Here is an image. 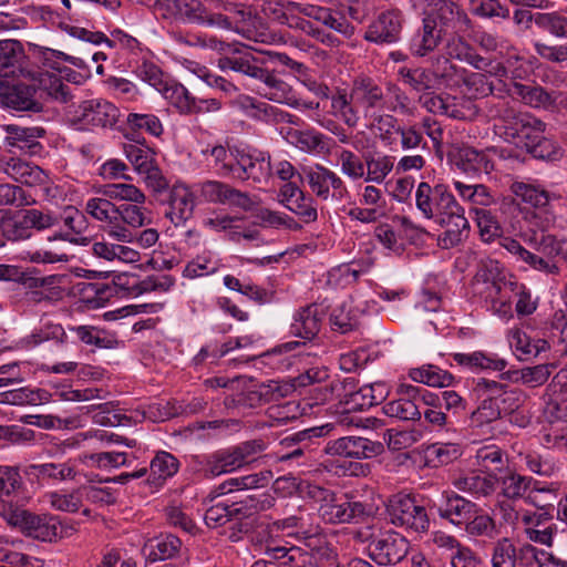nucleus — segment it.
Listing matches in <instances>:
<instances>
[{"label": "nucleus", "mask_w": 567, "mask_h": 567, "mask_svg": "<svg viewBox=\"0 0 567 567\" xmlns=\"http://www.w3.org/2000/svg\"><path fill=\"white\" fill-rule=\"evenodd\" d=\"M197 198L205 203L236 206L250 210L256 202L246 193H241L218 181H206L194 185Z\"/></svg>", "instance_id": "obj_19"}, {"label": "nucleus", "mask_w": 567, "mask_h": 567, "mask_svg": "<svg viewBox=\"0 0 567 567\" xmlns=\"http://www.w3.org/2000/svg\"><path fill=\"white\" fill-rule=\"evenodd\" d=\"M18 505H2V517L11 526L19 528L25 536L41 542H52L59 534L61 525L58 517L37 515Z\"/></svg>", "instance_id": "obj_11"}, {"label": "nucleus", "mask_w": 567, "mask_h": 567, "mask_svg": "<svg viewBox=\"0 0 567 567\" xmlns=\"http://www.w3.org/2000/svg\"><path fill=\"white\" fill-rule=\"evenodd\" d=\"M364 164V181L368 183L382 184L393 171L394 158L385 154H373L365 156Z\"/></svg>", "instance_id": "obj_52"}, {"label": "nucleus", "mask_w": 567, "mask_h": 567, "mask_svg": "<svg viewBox=\"0 0 567 567\" xmlns=\"http://www.w3.org/2000/svg\"><path fill=\"white\" fill-rule=\"evenodd\" d=\"M512 192L522 202L536 208L545 207L550 199L549 193L534 183L515 182Z\"/></svg>", "instance_id": "obj_60"}, {"label": "nucleus", "mask_w": 567, "mask_h": 567, "mask_svg": "<svg viewBox=\"0 0 567 567\" xmlns=\"http://www.w3.org/2000/svg\"><path fill=\"white\" fill-rule=\"evenodd\" d=\"M454 101V97L452 99L450 96L435 95L429 92L419 96V102L429 112L446 115L453 118H461L463 113L457 109Z\"/></svg>", "instance_id": "obj_56"}, {"label": "nucleus", "mask_w": 567, "mask_h": 567, "mask_svg": "<svg viewBox=\"0 0 567 567\" xmlns=\"http://www.w3.org/2000/svg\"><path fill=\"white\" fill-rule=\"evenodd\" d=\"M25 54L22 44L17 40L0 41V76H25Z\"/></svg>", "instance_id": "obj_38"}, {"label": "nucleus", "mask_w": 567, "mask_h": 567, "mask_svg": "<svg viewBox=\"0 0 567 567\" xmlns=\"http://www.w3.org/2000/svg\"><path fill=\"white\" fill-rule=\"evenodd\" d=\"M512 94L519 97L526 105L535 109H550V92L540 86L515 83Z\"/></svg>", "instance_id": "obj_61"}, {"label": "nucleus", "mask_w": 567, "mask_h": 567, "mask_svg": "<svg viewBox=\"0 0 567 567\" xmlns=\"http://www.w3.org/2000/svg\"><path fill=\"white\" fill-rule=\"evenodd\" d=\"M235 13L239 17V20L236 21L234 25L228 16L221 12H208L206 9L202 25L234 30L243 38L256 43L275 44L282 41L281 37L271 32L266 24L259 18L254 17L249 10L238 9Z\"/></svg>", "instance_id": "obj_8"}, {"label": "nucleus", "mask_w": 567, "mask_h": 567, "mask_svg": "<svg viewBox=\"0 0 567 567\" xmlns=\"http://www.w3.org/2000/svg\"><path fill=\"white\" fill-rule=\"evenodd\" d=\"M0 171L28 186L45 185L49 181L48 174L41 167L18 157L0 158Z\"/></svg>", "instance_id": "obj_32"}, {"label": "nucleus", "mask_w": 567, "mask_h": 567, "mask_svg": "<svg viewBox=\"0 0 567 567\" xmlns=\"http://www.w3.org/2000/svg\"><path fill=\"white\" fill-rule=\"evenodd\" d=\"M125 244L101 240L93 244L92 251L94 256L107 261H120L123 264L140 262L142 259L140 251Z\"/></svg>", "instance_id": "obj_42"}, {"label": "nucleus", "mask_w": 567, "mask_h": 567, "mask_svg": "<svg viewBox=\"0 0 567 567\" xmlns=\"http://www.w3.org/2000/svg\"><path fill=\"white\" fill-rule=\"evenodd\" d=\"M434 506L441 518L449 520L451 524L460 526L467 522L472 516L478 512L475 503L462 497L461 495L451 492L444 493L441 504Z\"/></svg>", "instance_id": "obj_34"}, {"label": "nucleus", "mask_w": 567, "mask_h": 567, "mask_svg": "<svg viewBox=\"0 0 567 567\" xmlns=\"http://www.w3.org/2000/svg\"><path fill=\"white\" fill-rule=\"evenodd\" d=\"M398 75L403 84L408 85L412 91L420 94L426 93L429 90L436 87L433 74L427 69L400 68Z\"/></svg>", "instance_id": "obj_53"}, {"label": "nucleus", "mask_w": 567, "mask_h": 567, "mask_svg": "<svg viewBox=\"0 0 567 567\" xmlns=\"http://www.w3.org/2000/svg\"><path fill=\"white\" fill-rule=\"evenodd\" d=\"M159 93L179 112H193L195 97L189 94L188 90L184 85L168 80Z\"/></svg>", "instance_id": "obj_58"}, {"label": "nucleus", "mask_w": 567, "mask_h": 567, "mask_svg": "<svg viewBox=\"0 0 567 567\" xmlns=\"http://www.w3.org/2000/svg\"><path fill=\"white\" fill-rule=\"evenodd\" d=\"M246 463L238 451L234 447L228 451L215 453L204 468L206 477H215L224 473L233 472Z\"/></svg>", "instance_id": "obj_47"}, {"label": "nucleus", "mask_w": 567, "mask_h": 567, "mask_svg": "<svg viewBox=\"0 0 567 567\" xmlns=\"http://www.w3.org/2000/svg\"><path fill=\"white\" fill-rule=\"evenodd\" d=\"M402 30V14L396 10L382 12L369 25L364 38L375 43H393L399 40Z\"/></svg>", "instance_id": "obj_33"}, {"label": "nucleus", "mask_w": 567, "mask_h": 567, "mask_svg": "<svg viewBox=\"0 0 567 567\" xmlns=\"http://www.w3.org/2000/svg\"><path fill=\"white\" fill-rule=\"evenodd\" d=\"M277 200L305 224H312L318 219L315 198L306 194L296 183L284 184L278 190Z\"/></svg>", "instance_id": "obj_21"}, {"label": "nucleus", "mask_w": 567, "mask_h": 567, "mask_svg": "<svg viewBox=\"0 0 567 567\" xmlns=\"http://www.w3.org/2000/svg\"><path fill=\"white\" fill-rule=\"evenodd\" d=\"M423 19H432L444 31H464L468 28L470 19L464 10L453 0H420Z\"/></svg>", "instance_id": "obj_18"}, {"label": "nucleus", "mask_w": 567, "mask_h": 567, "mask_svg": "<svg viewBox=\"0 0 567 567\" xmlns=\"http://www.w3.org/2000/svg\"><path fill=\"white\" fill-rule=\"evenodd\" d=\"M324 451L330 455H340L352 458H372L384 452L380 441H372L361 436H343L327 444Z\"/></svg>", "instance_id": "obj_24"}, {"label": "nucleus", "mask_w": 567, "mask_h": 567, "mask_svg": "<svg viewBox=\"0 0 567 567\" xmlns=\"http://www.w3.org/2000/svg\"><path fill=\"white\" fill-rule=\"evenodd\" d=\"M309 495L321 502L319 515L329 524L361 523L377 512V507L371 502L348 496L338 498L332 492L319 486L310 487Z\"/></svg>", "instance_id": "obj_5"}, {"label": "nucleus", "mask_w": 567, "mask_h": 567, "mask_svg": "<svg viewBox=\"0 0 567 567\" xmlns=\"http://www.w3.org/2000/svg\"><path fill=\"white\" fill-rule=\"evenodd\" d=\"M504 151L496 147L478 151L463 147L458 151L457 166L466 174H488L495 167L496 158H504Z\"/></svg>", "instance_id": "obj_30"}, {"label": "nucleus", "mask_w": 567, "mask_h": 567, "mask_svg": "<svg viewBox=\"0 0 567 567\" xmlns=\"http://www.w3.org/2000/svg\"><path fill=\"white\" fill-rule=\"evenodd\" d=\"M499 130L505 140L529 150L545 134L546 124L533 114L503 106L498 111Z\"/></svg>", "instance_id": "obj_9"}, {"label": "nucleus", "mask_w": 567, "mask_h": 567, "mask_svg": "<svg viewBox=\"0 0 567 567\" xmlns=\"http://www.w3.org/2000/svg\"><path fill=\"white\" fill-rule=\"evenodd\" d=\"M296 560V567H327L336 563L337 554L333 548L323 543L321 545L311 547L309 550L298 547L297 550L291 551Z\"/></svg>", "instance_id": "obj_44"}, {"label": "nucleus", "mask_w": 567, "mask_h": 567, "mask_svg": "<svg viewBox=\"0 0 567 567\" xmlns=\"http://www.w3.org/2000/svg\"><path fill=\"white\" fill-rule=\"evenodd\" d=\"M271 174L270 156L258 150H237V164L234 178H252L256 182L266 179Z\"/></svg>", "instance_id": "obj_25"}, {"label": "nucleus", "mask_w": 567, "mask_h": 567, "mask_svg": "<svg viewBox=\"0 0 567 567\" xmlns=\"http://www.w3.org/2000/svg\"><path fill=\"white\" fill-rule=\"evenodd\" d=\"M103 197H91L90 199L122 200L126 204H145V194L131 183H112L101 188Z\"/></svg>", "instance_id": "obj_46"}, {"label": "nucleus", "mask_w": 567, "mask_h": 567, "mask_svg": "<svg viewBox=\"0 0 567 567\" xmlns=\"http://www.w3.org/2000/svg\"><path fill=\"white\" fill-rule=\"evenodd\" d=\"M415 206L422 216L446 230L439 236V245L449 249L458 245L468 228L464 209L445 185L430 186L421 182L415 190Z\"/></svg>", "instance_id": "obj_1"}, {"label": "nucleus", "mask_w": 567, "mask_h": 567, "mask_svg": "<svg viewBox=\"0 0 567 567\" xmlns=\"http://www.w3.org/2000/svg\"><path fill=\"white\" fill-rule=\"evenodd\" d=\"M463 525H465V532L474 537H486L492 539L498 534L494 519L489 515L483 513L480 508L478 512L475 513L467 522H464Z\"/></svg>", "instance_id": "obj_64"}, {"label": "nucleus", "mask_w": 567, "mask_h": 567, "mask_svg": "<svg viewBox=\"0 0 567 567\" xmlns=\"http://www.w3.org/2000/svg\"><path fill=\"white\" fill-rule=\"evenodd\" d=\"M114 292V287L104 282L80 281L73 285L71 289V295L79 310L104 308Z\"/></svg>", "instance_id": "obj_27"}, {"label": "nucleus", "mask_w": 567, "mask_h": 567, "mask_svg": "<svg viewBox=\"0 0 567 567\" xmlns=\"http://www.w3.org/2000/svg\"><path fill=\"white\" fill-rule=\"evenodd\" d=\"M444 33L432 19H423L422 28L411 40L412 54L422 58L433 52L442 42Z\"/></svg>", "instance_id": "obj_40"}, {"label": "nucleus", "mask_w": 567, "mask_h": 567, "mask_svg": "<svg viewBox=\"0 0 567 567\" xmlns=\"http://www.w3.org/2000/svg\"><path fill=\"white\" fill-rule=\"evenodd\" d=\"M336 166L350 179L358 181L365 175V164L350 150L340 148L334 153Z\"/></svg>", "instance_id": "obj_59"}, {"label": "nucleus", "mask_w": 567, "mask_h": 567, "mask_svg": "<svg viewBox=\"0 0 567 567\" xmlns=\"http://www.w3.org/2000/svg\"><path fill=\"white\" fill-rule=\"evenodd\" d=\"M535 239V249L538 254H534L523 247L516 239L503 237L501 246L506 249L512 257L518 261L528 265L534 270L555 275L559 268L555 258L560 256L567 261V239H557L553 235H543L540 240Z\"/></svg>", "instance_id": "obj_4"}, {"label": "nucleus", "mask_w": 567, "mask_h": 567, "mask_svg": "<svg viewBox=\"0 0 567 567\" xmlns=\"http://www.w3.org/2000/svg\"><path fill=\"white\" fill-rule=\"evenodd\" d=\"M84 209L103 224L110 238L120 243H133V230L152 224L151 212L144 204L115 205L109 199H87Z\"/></svg>", "instance_id": "obj_2"}, {"label": "nucleus", "mask_w": 567, "mask_h": 567, "mask_svg": "<svg viewBox=\"0 0 567 567\" xmlns=\"http://www.w3.org/2000/svg\"><path fill=\"white\" fill-rule=\"evenodd\" d=\"M22 477L17 467L0 466V509L2 505H18L24 502ZM2 517V511H0Z\"/></svg>", "instance_id": "obj_39"}, {"label": "nucleus", "mask_w": 567, "mask_h": 567, "mask_svg": "<svg viewBox=\"0 0 567 567\" xmlns=\"http://www.w3.org/2000/svg\"><path fill=\"white\" fill-rule=\"evenodd\" d=\"M271 478V471H262L246 476L229 478L212 489L207 496V499L214 502L219 496L228 495L234 492H243L247 489L265 487L269 484Z\"/></svg>", "instance_id": "obj_36"}, {"label": "nucleus", "mask_w": 567, "mask_h": 567, "mask_svg": "<svg viewBox=\"0 0 567 567\" xmlns=\"http://www.w3.org/2000/svg\"><path fill=\"white\" fill-rule=\"evenodd\" d=\"M28 474L35 475L38 478H52L58 481L73 480L75 470L69 463H44L32 464L28 467Z\"/></svg>", "instance_id": "obj_62"}, {"label": "nucleus", "mask_w": 567, "mask_h": 567, "mask_svg": "<svg viewBox=\"0 0 567 567\" xmlns=\"http://www.w3.org/2000/svg\"><path fill=\"white\" fill-rule=\"evenodd\" d=\"M431 73L436 86L455 89L464 86L462 91L470 99L486 95L491 86L485 82V76L478 73H468L465 69L451 62L444 53L435 55L431 61Z\"/></svg>", "instance_id": "obj_7"}, {"label": "nucleus", "mask_w": 567, "mask_h": 567, "mask_svg": "<svg viewBox=\"0 0 567 567\" xmlns=\"http://www.w3.org/2000/svg\"><path fill=\"white\" fill-rule=\"evenodd\" d=\"M358 204L348 212V216L352 220L371 224L385 215L386 199L382 190L373 185H367L360 189Z\"/></svg>", "instance_id": "obj_22"}, {"label": "nucleus", "mask_w": 567, "mask_h": 567, "mask_svg": "<svg viewBox=\"0 0 567 567\" xmlns=\"http://www.w3.org/2000/svg\"><path fill=\"white\" fill-rule=\"evenodd\" d=\"M303 16L321 22L346 38L352 37L354 32L353 27L343 17L333 16L329 9L323 7L307 3L303 9Z\"/></svg>", "instance_id": "obj_48"}, {"label": "nucleus", "mask_w": 567, "mask_h": 567, "mask_svg": "<svg viewBox=\"0 0 567 567\" xmlns=\"http://www.w3.org/2000/svg\"><path fill=\"white\" fill-rule=\"evenodd\" d=\"M306 4L292 1L265 0L261 9L265 16L290 28H297L310 33L311 24L301 18Z\"/></svg>", "instance_id": "obj_26"}, {"label": "nucleus", "mask_w": 567, "mask_h": 567, "mask_svg": "<svg viewBox=\"0 0 567 567\" xmlns=\"http://www.w3.org/2000/svg\"><path fill=\"white\" fill-rule=\"evenodd\" d=\"M43 135L44 130L42 127H24L10 124L6 126L4 144L16 147L25 154L35 155L42 150L39 140Z\"/></svg>", "instance_id": "obj_35"}, {"label": "nucleus", "mask_w": 567, "mask_h": 567, "mask_svg": "<svg viewBox=\"0 0 567 567\" xmlns=\"http://www.w3.org/2000/svg\"><path fill=\"white\" fill-rule=\"evenodd\" d=\"M442 53L450 59L467 63L473 68L482 65V56L461 37L453 35L449 38L444 43Z\"/></svg>", "instance_id": "obj_49"}, {"label": "nucleus", "mask_w": 567, "mask_h": 567, "mask_svg": "<svg viewBox=\"0 0 567 567\" xmlns=\"http://www.w3.org/2000/svg\"><path fill=\"white\" fill-rule=\"evenodd\" d=\"M454 361L468 369H491L494 371H503L507 363L504 359L492 358L482 351L473 353H454Z\"/></svg>", "instance_id": "obj_55"}, {"label": "nucleus", "mask_w": 567, "mask_h": 567, "mask_svg": "<svg viewBox=\"0 0 567 567\" xmlns=\"http://www.w3.org/2000/svg\"><path fill=\"white\" fill-rule=\"evenodd\" d=\"M221 70L243 73L257 81L254 91L271 102L289 105L296 104V93L291 85L278 78L274 72L257 64L250 54L225 56L218 60Z\"/></svg>", "instance_id": "obj_3"}, {"label": "nucleus", "mask_w": 567, "mask_h": 567, "mask_svg": "<svg viewBox=\"0 0 567 567\" xmlns=\"http://www.w3.org/2000/svg\"><path fill=\"white\" fill-rule=\"evenodd\" d=\"M40 53L45 69L28 70L25 78L32 81L34 91H39L55 101L66 102L70 99V90L60 75L62 72L60 60H68L69 56L47 48L41 49Z\"/></svg>", "instance_id": "obj_10"}, {"label": "nucleus", "mask_w": 567, "mask_h": 567, "mask_svg": "<svg viewBox=\"0 0 567 567\" xmlns=\"http://www.w3.org/2000/svg\"><path fill=\"white\" fill-rule=\"evenodd\" d=\"M396 393L399 395L398 399L382 406L383 413L401 421H420L422 412L420 411L419 404L415 403L417 386L402 383L398 386Z\"/></svg>", "instance_id": "obj_29"}, {"label": "nucleus", "mask_w": 567, "mask_h": 567, "mask_svg": "<svg viewBox=\"0 0 567 567\" xmlns=\"http://www.w3.org/2000/svg\"><path fill=\"white\" fill-rule=\"evenodd\" d=\"M221 267L220 260L212 251H205L190 260L183 270L185 278L195 279L215 274Z\"/></svg>", "instance_id": "obj_57"}, {"label": "nucleus", "mask_w": 567, "mask_h": 567, "mask_svg": "<svg viewBox=\"0 0 567 567\" xmlns=\"http://www.w3.org/2000/svg\"><path fill=\"white\" fill-rule=\"evenodd\" d=\"M318 322L319 321H293L290 324L289 334L301 339L300 341L285 342L259 354H254L250 359H264V363L276 369L287 368L290 364L289 358H281V355L297 349L301 344H306L307 341L313 340L320 330Z\"/></svg>", "instance_id": "obj_16"}, {"label": "nucleus", "mask_w": 567, "mask_h": 567, "mask_svg": "<svg viewBox=\"0 0 567 567\" xmlns=\"http://www.w3.org/2000/svg\"><path fill=\"white\" fill-rule=\"evenodd\" d=\"M330 114L348 127H355L359 124L360 105L352 97V90L350 93L339 90L331 96Z\"/></svg>", "instance_id": "obj_41"}, {"label": "nucleus", "mask_w": 567, "mask_h": 567, "mask_svg": "<svg viewBox=\"0 0 567 567\" xmlns=\"http://www.w3.org/2000/svg\"><path fill=\"white\" fill-rule=\"evenodd\" d=\"M431 73L436 86L455 89L464 86L462 91L470 99L486 95L491 86L485 82V76L478 73H468L465 69L451 62L444 53L435 55L431 61Z\"/></svg>", "instance_id": "obj_6"}, {"label": "nucleus", "mask_w": 567, "mask_h": 567, "mask_svg": "<svg viewBox=\"0 0 567 567\" xmlns=\"http://www.w3.org/2000/svg\"><path fill=\"white\" fill-rule=\"evenodd\" d=\"M120 116L118 109L103 99H93L81 102L72 112L70 121L80 131H90L94 127H112Z\"/></svg>", "instance_id": "obj_13"}, {"label": "nucleus", "mask_w": 567, "mask_h": 567, "mask_svg": "<svg viewBox=\"0 0 567 567\" xmlns=\"http://www.w3.org/2000/svg\"><path fill=\"white\" fill-rule=\"evenodd\" d=\"M206 6L202 0H156L157 18L175 24H203Z\"/></svg>", "instance_id": "obj_17"}, {"label": "nucleus", "mask_w": 567, "mask_h": 567, "mask_svg": "<svg viewBox=\"0 0 567 567\" xmlns=\"http://www.w3.org/2000/svg\"><path fill=\"white\" fill-rule=\"evenodd\" d=\"M65 31L69 35L92 43V44H106L109 48L124 50L131 54H137L142 51L141 42L126 31L115 28L110 31V37L103 32L91 31L78 25H68Z\"/></svg>", "instance_id": "obj_20"}, {"label": "nucleus", "mask_w": 567, "mask_h": 567, "mask_svg": "<svg viewBox=\"0 0 567 567\" xmlns=\"http://www.w3.org/2000/svg\"><path fill=\"white\" fill-rule=\"evenodd\" d=\"M34 89L28 84H11L7 93L3 104L14 111H34L39 109L34 100Z\"/></svg>", "instance_id": "obj_51"}, {"label": "nucleus", "mask_w": 567, "mask_h": 567, "mask_svg": "<svg viewBox=\"0 0 567 567\" xmlns=\"http://www.w3.org/2000/svg\"><path fill=\"white\" fill-rule=\"evenodd\" d=\"M508 341L519 359L537 357L546 346L545 341H542V346L538 344L539 341L534 342L529 336L519 329L511 330Z\"/></svg>", "instance_id": "obj_63"}, {"label": "nucleus", "mask_w": 567, "mask_h": 567, "mask_svg": "<svg viewBox=\"0 0 567 567\" xmlns=\"http://www.w3.org/2000/svg\"><path fill=\"white\" fill-rule=\"evenodd\" d=\"M197 194L195 187L176 182L169 192V207L166 216L175 226L183 225L194 213Z\"/></svg>", "instance_id": "obj_28"}, {"label": "nucleus", "mask_w": 567, "mask_h": 567, "mask_svg": "<svg viewBox=\"0 0 567 567\" xmlns=\"http://www.w3.org/2000/svg\"><path fill=\"white\" fill-rule=\"evenodd\" d=\"M505 285L506 275L502 265L494 259H482L473 279L474 293L494 300Z\"/></svg>", "instance_id": "obj_23"}, {"label": "nucleus", "mask_w": 567, "mask_h": 567, "mask_svg": "<svg viewBox=\"0 0 567 567\" xmlns=\"http://www.w3.org/2000/svg\"><path fill=\"white\" fill-rule=\"evenodd\" d=\"M312 194L321 200L341 202L348 193L344 182L333 171L320 165H303L300 168Z\"/></svg>", "instance_id": "obj_14"}, {"label": "nucleus", "mask_w": 567, "mask_h": 567, "mask_svg": "<svg viewBox=\"0 0 567 567\" xmlns=\"http://www.w3.org/2000/svg\"><path fill=\"white\" fill-rule=\"evenodd\" d=\"M182 542L178 537L166 534L148 539L143 553L151 561L173 558L179 550Z\"/></svg>", "instance_id": "obj_45"}, {"label": "nucleus", "mask_w": 567, "mask_h": 567, "mask_svg": "<svg viewBox=\"0 0 567 567\" xmlns=\"http://www.w3.org/2000/svg\"><path fill=\"white\" fill-rule=\"evenodd\" d=\"M390 522L415 533H426L430 528V518L422 501L412 494L398 493L388 501Z\"/></svg>", "instance_id": "obj_12"}, {"label": "nucleus", "mask_w": 567, "mask_h": 567, "mask_svg": "<svg viewBox=\"0 0 567 567\" xmlns=\"http://www.w3.org/2000/svg\"><path fill=\"white\" fill-rule=\"evenodd\" d=\"M498 474H495V482L501 485L502 494L508 499H519L525 497L527 492L530 491L533 480L523 476L513 470L503 467H495Z\"/></svg>", "instance_id": "obj_43"}, {"label": "nucleus", "mask_w": 567, "mask_h": 567, "mask_svg": "<svg viewBox=\"0 0 567 567\" xmlns=\"http://www.w3.org/2000/svg\"><path fill=\"white\" fill-rule=\"evenodd\" d=\"M365 540H369V558L379 566H394L402 561L409 551V542L395 532L370 535Z\"/></svg>", "instance_id": "obj_15"}, {"label": "nucleus", "mask_w": 567, "mask_h": 567, "mask_svg": "<svg viewBox=\"0 0 567 567\" xmlns=\"http://www.w3.org/2000/svg\"><path fill=\"white\" fill-rule=\"evenodd\" d=\"M202 153L219 175L234 177L237 151L228 152L223 145H215L203 150Z\"/></svg>", "instance_id": "obj_50"}, {"label": "nucleus", "mask_w": 567, "mask_h": 567, "mask_svg": "<svg viewBox=\"0 0 567 567\" xmlns=\"http://www.w3.org/2000/svg\"><path fill=\"white\" fill-rule=\"evenodd\" d=\"M352 97L364 110V116L370 118L380 112L378 107L384 106L382 89L370 79L357 80L352 86Z\"/></svg>", "instance_id": "obj_37"}, {"label": "nucleus", "mask_w": 567, "mask_h": 567, "mask_svg": "<svg viewBox=\"0 0 567 567\" xmlns=\"http://www.w3.org/2000/svg\"><path fill=\"white\" fill-rule=\"evenodd\" d=\"M234 105L245 113L250 118L266 123H295L293 115L272 106L266 102L257 101L256 99L240 94L234 100Z\"/></svg>", "instance_id": "obj_31"}, {"label": "nucleus", "mask_w": 567, "mask_h": 567, "mask_svg": "<svg viewBox=\"0 0 567 567\" xmlns=\"http://www.w3.org/2000/svg\"><path fill=\"white\" fill-rule=\"evenodd\" d=\"M369 125L379 133L380 140L385 146L392 147L398 144L401 125L391 114L379 113L368 118Z\"/></svg>", "instance_id": "obj_54"}]
</instances>
